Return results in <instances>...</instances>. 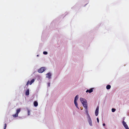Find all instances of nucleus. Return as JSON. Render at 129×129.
Returning a JSON list of instances; mask_svg holds the SVG:
<instances>
[{"instance_id":"obj_14","label":"nucleus","mask_w":129,"mask_h":129,"mask_svg":"<svg viewBox=\"0 0 129 129\" xmlns=\"http://www.w3.org/2000/svg\"><path fill=\"white\" fill-rule=\"evenodd\" d=\"M18 116V114L16 113L15 114L13 115V116L14 117H17Z\"/></svg>"},{"instance_id":"obj_6","label":"nucleus","mask_w":129,"mask_h":129,"mask_svg":"<svg viewBox=\"0 0 129 129\" xmlns=\"http://www.w3.org/2000/svg\"><path fill=\"white\" fill-rule=\"evenodd\" d=\"M89 118L88 119V121L89 123V124L90 126H92V122L91 119V118H90L89 116Z\"/></svg>"},{"instance_id":"obj_3","label":"nucleus","mask_w":129,"mask_h":129,"mask_svg":"<svg viewBox=\"0 0 129 129\" xmlns=\"http://www.w3.org/2000/svg\"><path fill=\"white\" fill-rule=\"evenodd\" d=\"M45 70V68L44 67H42L39 69L38 72L39 73H42Z\"/></svg>"},{"instance_id":"obj_4","label":"nucleus","mask_w":129,"mask_h":129,"mask_svg":"<svg viewBox=\"0 0 129 129\" xmlns=\"http://www.w3.org/2000/svg\"><path fill=\"white\" fill-rule=\"evenodd\" d=\"M123 124L126 129H129L126 123V122L124 121H123Z\"/></svg>"},{"instance_id":"obj_5","label":"nucleus","mask_w":129,"mask_h":129,"mask_svg":"<svg viewBox=\"0 0 129 129\" xmlns=\"http://www.w3.org/2000/svg\"><path fill=\"white\" fill-rule=\"evenodd\" d=\"M99 107H98L95 111V114L96 116H97L98 114L99 113Z\"/></svg>"},{"instance_id":"obj_10","label":"nucleus","mask_w":129,"mask_h":129,"mask_svg":"<svg viewBox=\"0 0 129 129\" xmlns=\"http://www.w3.org/2000/svg\"><path fill=\"white\" fill-rule=\"evenodd\" d=\"M29 91L28 89H27L25 92V94L26 95H28L29 94Z\"/></svg>"},{"instance_id":"obj_22","label":"nucleus","mask_w":129,"mask_h":129,"mask_svg":"<svg viewBox=\"0 0 129 129\" xmlns=\"http://www.w3.org/2000/svg\"><path fill=\"white\" fill-rule=\"evenodd\" d=\"M48 85L49 86H50V83H49L48 84Z\"/></svg>"},{"instance_id":"obj_19","label":"nucleus","mask_w":129,"mask_h":129,"mask_svg":"<svg viewBox=\"0 0 129 129\" xmlns=\"http://www.w3.org/2000/svg\"><path fill=\"white\" fill-rule=\"evenodd\" d=\"M97 120L98 122V123H99V118H97Z\"/></svg>"},{"instance_id":"obj_9","label":"nucleus","mask_w":129,"mask_h":129,"mask_svg":"<svg viewBox=\"0 0 129 129\" xmlns=\"http://www.w3.org/2000/svg\"><path fill=\"white\" fill-rule=\"evenodd\" d=\"M34 105L35 107H37L38 106V102L36 101H34Z\"/></svg>"},{"instance_id":"obj_17","label":"nucleus","mask_w":129,"mask_h":129,"mask_svg":"<svg viewBox=\"0 0 129 129\" xmlns=\"http://www.w3.org/2000/svg\"><path fill=\"white\" fill-rule=\"evenodd\" d=\"M27 112L28 115H30V111L29 110H28Z\"/></svg>"},{"instance_id":"obj_15","label":"nucleus","mask_w":129,"mask_h":129,"mask_svg":"<svg viewBox=\"0 0 129 129\" xmlns=\"http://www.w3.org/2000/svg\"><path fill=\"white\" fill-rule=\"evenodd\" d=\"M116 111V109L114 108H112V112H114Z\"/></svg>"},{"instance_id":"obj_13","label":"nucleus","mask_w":129,"mask_h":129,"mask_svg":"<svg viewBox=\"0 0 129 129\" xmlns=\"http://www.w3.org/2000/svg\"><path fill=\"white\" fill-rule=\"evenodd\" d=\"M20 108H19V109H17L16 110V113H17L18 114L20 112Z\"/></svg>"},{"instance_id":"obj_11","label":"nucleus","mask_w":129,"mask_h":129,"mask_svg":"<svg viewBox=\"0 0 129 129\" xmlns=\"http://www.w3.org/2000/svg\"><path fill=\"white\" fill-rule=\"evenodd\" d=\"M34 81L35 79H33L29 82L30 85H31V84L34 82Z\"/></svg>"},{"instance_id":"obj_8","label":"nucleus","mask_w":129,"mask_h":129,"mask_svg":"<svg viewBox=\"0 0 129 129\" xmlns=\"http://www.w3.org/2000/svg\"><path fill=\"white\" fill-rule=\"evenodd\" d=\"M93 89L91 88L89 90H87L86 91V92H89V93H90L93 91Z\"/></svg>"},{"instance_id":"obj_2","label":"nucleus","mask_w":129,"mask_h":129,"mask_svg":"<svg viewBox=\"0 0 129 129\" xmlns=\"http://www.w3.org/2000/svg\"><path fill=\"white\" fill-rule=\"evenodd\" d=\"M78 95H77L75 97V99H74V104H75L76 106V107L77 108H79L78 107V104L77 103V100L78 99Z\"/></svg>"},{"instance_id":"obj_12","label":"nucleus","mask_w":129,"mask_h":129,"mask_svg":"<svg viewBox=\"0 0 129 129\" xmlns=\"http://www.w3.org/2000/svg\"><path fill=\"white\" fill-rule=\"evenodd\" d=\"M111 87V86L110 85H108L107 86L106 88L107 89H109Z\"/></svg>"},{"instance_id":"obj_18","label":"nucleus","mask_w":129,"mask_h":129,"mask_svg":"<svg viewBox=\"0 0 129 129\" xmlns=\"http://www.w3.org/2000/svg\"><path fill=\"white\" fill-rule=\"evenodd\" d=\"M6 127H7L6 124V123H5L4 124V129H6Z\"/></svg>"},{"instance_id":"obj_1","label":"nucleus","mask_w":129,"mask_h":129,"mask_svg":"<svg viewBox=\"0 0 129 129\" xmlns=\"http://www.w3.org/2000/svg\"><path fill=\"white\" fill-rule=\"evenodd\" d=\"M80 100L84 107L87 110V105L86 100L81 98H80Z\"/></svg>"},{"instance_id":"obj_21","label":"nucleus","mask_w":129,"mask_h":129,"mask_svg":"<svg viewBox=\"0 0 129 129\" xmlns=\"http://www.w3.org/2000/svg\"><path fill=\"white\" fill-rule=\"evenodd\" d=\"M103 126H105V123H103Z\"/></svg>"},{"instance_id":"obj_20","label":"nucleus","mask_w":129,"mask_h":129,"mask_svg":"<svg viewBox=\"0 0 129 129\" xmlns=\"http://www.w3.org/2000/svg\"><path fill=\"white\" fill-rule=\"evenodd\" d=\"M29 81H28L27 83V84H26V85H28V84H29Z\"/></svg>"},{"instance_id":"obj_7","label":"nucleus","mask_w":129,"mask_h":129,"mask_svg":"<svg viewBox=\"0 0 129 129\" xmlns=\"http://www.w3.org/2000/svg\"><path fill=\"white\" fill-rule=\"evenodd\" d=\"M51 75L50 73H48L46 74V77L49 79L51 78Z\"/></svg>"},{"instance_id":"obj_16","label":"nucleus","mask_w":129,"mask_h":129,"mask_svg":"<svg viewBox=\"0 0 129 129\" xmlns=\"http://www.w3.org/2000/svg\"><path fill=\"white\" fill-rule=\"evenodd\" d=\"M43 53L44 54L46 55V54H47L48 53L46 51H44L43 52Z\"/></svg>"}]
</instances>
